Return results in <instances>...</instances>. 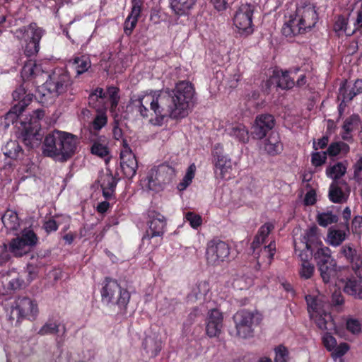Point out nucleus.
Wrapping results in <instances>:
<instances>
[{"mask_svg": "<svg viewBox=\"0 0 362 362\" xmlns=\"http://www.w3.org/2000/svg\"><path fill=\"white\" fill-rule=\"evenodd\" d=\"M148 228L143 235L142 241L150 242L151 239L156 237L163 238L166 230L167 219L164 215L156 210L148 211Z\"/></svg>", "mask_w": 362, "mask_h": 362, "instance_id": "nucleus-13", "label": "nucleus"}, {"mask_svg": "<svg viewBox=\"0 0 362 362\" xmlns=\"http://www.w3.org/2000/svg\"><path fill=\"white\" fill-rule=\"evenodd\" d=\"M149 172L156 177L157 183H160L163 188L164 185L168 182L166 168L164 166H159L151 168Z\"/></svg>", "mask_w": 362, "mask_h": 362, "instance_id": "nucleus-49", "label": "nucleus"}, {"mask_svg": "<svg viewBox=\"0 0 362 362\" xmlns=\"http://www.w3.org/2000/svg\"><path fill=\"white\" fill-rule=\"evenodd\" d=\"M295 13L298 21L304 25L305 28L310 30L317 22L318 16L315 6L310 3H302L298 5Z\"/></svg>", "mask_w": 362, "mask_h": 362, "instance_id": "nucleus-20", "label": "nucleus"}, {"mask_svg": "<svg viewBox=\"0 0 362 362\" xmlns=\"http://www.w3.org/2000/svg\"><path fill=\"white\" fill-rule=\"evenodd\" d=\"M298 19L296 13L291 14L288 21H286L282 27V35L286 37L291 38L307 31L304 25Z\"/></svg>", "mask_w": 362, "mask_h": 362, "instance_id": "nucleus-25", "label": "nucleus"}, {"mask_svg": "<svg viewBox=\"0 0 362 362\" xmlns=\"http://www.w3.org/2000/svg\"><path fill=\"white\" fill-rule=\"evenodd\" d=\"M315 267L310 262H302L301 267L299 270L300 278L304 279H310L314 273Z\"/></svg>", "mask_w": 362, "mask_h": 362, "instance_id": "nucleus-52", "label": "nucleus"}, {"mask_svg": "<svg viewBox=\"0 0 362 362\" xmlns=\"http://www.w3.org/2000/svg\"><path fill=\"white\" fill-rule=\"evenodd\" d=\"M210 290L209 284L206 281L198 282L193 288L191 295L196 299L204 298Z\"/></svg>", "mask_w": 362, "mask_h": 362, "instance_id": "nucleus-41", "label": "nucleus"}, {"mask_svg": "<svg viewBox=\"0 0 362 362\" xmlns=\"http://www.w3.org/2000/svg\"><path fill=\"white\" fill-rule=\"evenodd\" d=\"M78 143L77 136L55 129L45 136L42 153L55 160L66 162L76 153Z\"/></svg>", "mask_w": 362, "mask_h": 362, "instance_id": "nucleus-2", "label": "nucleus"}, {"mask_svg": "<svg viewBox=\"0 0 362 362\" xmlns=\"http://www.w3.org/2000/svg\"><path fill=\"white\" fill-rule=\"evenodd\" d=\"M226 132L240 143L247 144L249 141V131L243 124H232L226 129Z\"/></svg>", "mask_w": 362, "mask_h": 362, "instance_id": "nucleus-29", "label": "nucleus"}, {"mask_svg": "<svg viewBox=\"0 0 362 362\" xmlns=\"http://www.w3.org/2000/svg\"><path fill=\"white\" fill-rule=\"evenodd\" d=\"M174 13L179 16H187L194 8L197 0H168Z\"/></svg>", "mask_w": 362, "mask_h": 362, "instance_id": "nucleus-31", "label": "nucleus"}, {"mask_svg": "<svg viewBox=\"0 0 362 362\" xmlns=\"http://www.w3.org/2000/svg\"><path fill=\"white\" fill-rule=\"evenodd\" d=\"M185 218L194 229H197L202 224V217L192 211L187 212Z\"/></svg>", "mask_w": 362, "mask_h": 362, "instance_id": "nucleus-51", "label": "nucleus"}, {"mask_svg": "<svg viewBox=\"0 0 362 362\" xmlns=\"http://www.w3.org/2000/svg\"><path fill=\"white\" fill-rule=\"evenodd\" d=\"M42 74L43 71L41 66L37 64L35 61L28 60L25 63L21 72L23 83L12 93L13 100L17 103L6 114V119H11L12 122L16 120L18 117L33 100V96L43 106L51 105L54 102L56 98L59 95L47 86L46 83L37 88L35 95L30 90V86L32 88L37 86L38 83L37 78Z\"/></svg>", "mask_w": 362, "mask_h": 362, "instance_id": "nucleus-1", "label": "nucleus"}, {"mask_svg": "<svg viewBox=\"0 0 362 362\" xmlns=\"http://www.w3.org/2000/svg\"><path fill=\"white\" fill-rule=\"evenodd\" d=\"M264 149L271 156H275L282 153L284 144L278 132H272L270 133L264 141Z\"/></svg>", "mask_w": 362, "mask_h": 362, "instance_id": "nucleus-27", "label": "nucleus"}, {"mask_svg": "<svg viewBox=\"0 0 362 362\" xmlns=\"http://www.w3.org/2000/svg\"><path fill=\"white\" fill-rule=\"evenodd\" d=\"M4 153L6 157L16 160L23 154V149L17 141L11 140L6 143Z\"/></svg>", "mask_w": 362, "mask_h": 362, "instance_id": "nucleus-37", "label": "nucleus"}, {"mask_svg": "<svg viewBox=\"0 0 362 362\" xmlns=\"http://www.w3.org/2000/svg\"><path fill=\"white\" fill-rule=\"evenodd\" d=\"M317 221L320 226L326 227L329 224L337 223L338 216L333 214L332 211H327L319 214L317 216Z\"/></svg>", "mask_w": 362, "mask_h": 362, "instance_id": "nucleus-45", "label": "nucleus"}, {"mask_svg": "<svg viewBox=\"0 0 362 362\" xmlns=\"http://www.w3.org/2000/svg\"><path fill=\"white\" fill-rule=\"evenodd\" d=\"M144 349L152 357L156 356L161 350L160 344L154 339H145L143 343Z\"/></svg>", "mask_w": 362, "mask_h": 362, "instance_id": "nucleus-48", "label": "nucleus"}, {"mask_svg": "<svg viewBox=\"0 0 362 362\" xmlns=\"http://www.w3.org/2000/svg\"><path fill=\"white\" fill-rule=\"evenodd\" d=\"M19 238L27 245L29 247H35L39 240L38 236L36 233L30 228H25L22 230Z\"/></svg>", "mask_w": 362, "mask_h": 362, "instance_id": "nucleus-38", "label": "nucleus"}, {"mask_svg": "<svg viewBox=\"0 0 362 362\" xmlns=\"http://www.w3.org/2000/svg\"><path fill=\"white\" fill-rule=\"evenodd\" d=\"M332 245H339L346 238V232L339 229H329L327 235Z\"/></svg>", "mask_w": 362, "mask_h": 362, "instance_id": "nucleus-44", "label": "nucleus"}, {"mask_svg": "<svg viewBox=\"0 0 362 362\" xmlns=\"http://www.w3.org/2000/svg\"><path fill=\"white\" fill-rule=\"evenodd\" d=\"M120 167L124 175L129 180L135 176L138 168L136 158L126 140H123V148L120 153Z\"/></svg>", "mask_w": 362, "mask_h": 362, "instance_id": "nucleus-16", "label": "nucleus"}, {"mask_svg": "<svg viewBox=\"0 0 362 362\" xmlns=\"http://www.w3.org/2000/svg\"><path fill=\"white\" fill-rule=\"evenodd\" d=\"M276 252V242L272 240L268 245H262L256 250L254 254L259 264L266 263L270 264L274 259Z\"/></svg>", "mask_w": 362, "mask_h": 362, "instance_id": "nucleus-28", "label": "nucleus"}, {"mask_svg": "<svg viewBox=\"0 0 362 362\" xmlns=\"http://www.w3.org/2000/svg\"><path fill=\"white\" fill-rule=\"evenodd\" d=\"M346 173V166L341 162L329 165L326 169V175L328 177L332 178L333 182H339L340 179Z\"/></svg>", "mask_w": 362, "mask_h": 362, "instance_id": "nucleus-36", "label": "nucleus"}, {"mask_svg": "<svg viewBox=\"0 0 362 362\" xmlns=\"http://www.w3.org/2000/svg\"><path fill=\"white\" fill-rule=\"evenodd\" d=\"M255 6L250 4H242L235 13L233 23L240 33L251 34L252 29V16Z\"/></svg>", "mask_w": 362, "mask_h": 362, "instance_id": "nucleus-14", "label": "nucleus"}, {"mask_svg": "<svg viewBox=\"0 0 362 362\" xmlns=\"http://www.w3.org/2000/svg\"><path fill=\"white\" fill-rule=\"evenodd\" d=\"M23 54L27 57H35L40 49V44L30 42H21Z\"/></svg>", "mask_w": 362, "mask_h": 362, "instance_id": "nucleus-46", "label": "nucleus"}, {"mask_svg": "<svg viewBox=\"0 0 362 362\" xmlns=\"http://www.w3.org/2000/svg\"><path fill=\"white\" fill-rule=\"evenodd\" d=\"M138 21L133 19L131 16H127L124 23V33L129 36L132 35L134 29L136 26Z\"/></svg>", "mask_w": 362, "mask_h": 362, "instance_id": "nucleus-60", "label": "nucleus"}, {"mask_svg": "<svg viewBox=\"0 0 362 362\" xmlns=\"http://www.w3.org/2000/svg\"><path fill=\"white\" fill-rule=\"evenodd\" d=\"M322 343L329 351H332L337 346L336 339L328 332L323 336Z\"/></svg>", "mask_w": 362, "mask_h": 362, "instance_id": "nucleus-59", "label": "nucleus"}, {"mask_svg": "<svg viewBox=\"0 0 362 362\" xmlns=\"http://www.w3.org/2000/svg\"><path fill=\"white\" fill-rule=\"evenodd\" d=\"M289 70H274L273 74L267 81L266 86L270 88L272 85L282 90L291 89L295 86L294 78L291 76Z\"/></svg>", "mask_w": 362, "mask_h": 362, "instance_id": "nucleus-22", "label": "nucleus"}, {"mask_svg": "<svg viewBox=\"0 0 362 362\" xmlns=\"http://www.w3.org/2000/svg\"><path fill=\"white\" fill-rule=\"evenodd\" d=\"M230 245L221 240L214 238L206 244L205 258L208 265L218 266L228 258Z\"/></svg>", "mask_w": 362, "mask_h": 362, "instance_id": "nucleus-11", "label": "nucleus"}, {"mask_svg": "<svg viewBox=\"0 0 362 362\" xmlns=\"http://www.w3.org/2000/svg\"><path fill=\"white\" fill-rule=\"evenodd\" d=\"M38 314L37 304L28 297H19L15 301L12 308L10 319L16 318V323H20L23 319L33 321Z\"/></svg>", "mask_w": 362, "mask_h": 362, "instance_id": "nucleus-12", "label": "nucleus"}, {"mask_svg": "<svg viewBox=\"0 0 362 362\" xmlns=\"http://www.w3.org/2000/svg\"><path fill=\"white\" fill-rule=\"evenodd\" d=\"M151 101L152 94L150 90L133 95L130 98V105L142 117L146 118L149 113L146 106L149 104L151 108Z\"/></svg>", "mask_w": 362, "mask_h": 362, "instance_id": "nucleus-23", "label": "nucleus"}, {"mask_svg": "<svg viewBox=\"0 0 362 362\" xmlns=\"http://www.w3.org/2000/svg\"><path fill=\"white\" fill-rule=\"evenodd\" d=\"M119 93V88L114 86H108L106 92L103 88L98 87L88 96V106L95 111L107 110L108 101L110 112H113L116 110L120 100Z\"/></svg>", "mask_w": 362, "mask_h": 362, "instance_id": "nucleus-7", "label": "nucleus"}, {"mask_svg": "<svg viewBox=\"0 0 362 362\" xmlns=\"http://www.w3.org/2000/svg\"><path fill=\"white\" fill-rule=\"evenodd\" d=\"M59 226V223L53 218H50L43 222L42 229L49 235L51 233L56 232Z\"/></svg>", "mask_w": 362, "mask_h": 362, "instance_id": "nucleus-57", "label": "nucleus"}, {"mask_svg": "<svg viewBox=\"0 0 362 362\" xmlns=\"http://www.w3.org/2000/svg\"><path fill=\"white\" fill-rule=\"evenodd\" d=\"M314 259L325 283L330 282L337 275V263L331 256L330 249L320 247L314 255Z\"/></svg>", "mask_w": 362, "mask_h": 362, "instance_id": "nucleus-10", "label": "nucleus"}, {"mask_svg": "<svg viewBox=\"0 0 362 362\" xmlns=\"http://www.w3.org/2000/svg\"><path fill=\"white\" fill-rule=\"evenodd\" d=\"M298 243L303 247H312L317 250L318 245H322L317 233V228L313 226L306 230L303 235V239Z\"/></svg>", "mask_w": 362, "mask_h": 362, "instance_id": "nucleus-32", "label": "nucleus"}, {"mask_svg": "<svg viewBox=\"0 0 362 362\" xmlns=\"http://www.w3.org/2000/svg\"><path fill=\"white\" fill-rule=\"evenodd\" d=\"M360 117L357 114H353L348 117L344 122L342 129L345 131L354 132L358 129L360 126Z\"/></svg>", "mask_w": 362, "mask_h": 362, "instance_id": "nucleus-47", "label": "nucleus"}, {"mask_svg": "<svg viewBox=\"0 0 362 362\" xmlns=\"http://www.w3.org/2000/svg\"><path fill=\"white\" fill-rule=\"evenodd\" d=\"M340 253L350 263L354 272V274L346 277L344 280V291L356 298L362 299L361 252L357 250L353 244L348 243L341 247Z\"/></svg>", "mask_w": 362, "mask_h": 362, "instance_id": "nucleus-3", "label": "nucleus"}, {"mask_svg": "<svg viewBox=\"0 0 362 362\" xmlns=\"http://www.w3.org/2000/svg\"><path fill=\"white\" fill-rule=\"evenodd\" d=\"M314 249L312 247H303L299 243L294 241V250L295 252L297 254L298 252L299 253L298 255L300 258L302 262H309L310 259L314 257L315 252Z\"/></svg>", "mask_w": 362, "mask_h": 362, "instance_id": "nucleus-39", "label": "nucleus"}, {"mask_svg": "<svg viewBox=\"0 0 362 362\" xmlns=\"http://www.w3.org/2000/svg\"><path fill=\"white\" fill-rule=\"evenodd\" d=\"M233 319L237 334L243 339L252 337L255 328L262 320V315L258 312H252L246 309L238 310L233 315Z\"/></svg>", "mask_w": 362, "mask_h": 362, "instance_id": "nucleus-8", "label": "nucleus"}, {"mask_svg": "<svg viewBox=\"0 0 362 362\" xmlns=\"http://www.w3.org/2000/svg\"><path fill=\"white\" fill-rule=\"evenodd\" d=\"M45 112L42 109H37L33 112L28 121L22 122L23 129L20 138L23 143L30 148L38 146L42 138L40 121L44 118Z\"/></svg>", "mask_w": 362, "mask_h": 362, "instance_id": "nucleus-6", "label": "nucleus"}, {"mask_svg": "<svg viewBox=\"0 0 362 362\" xmlns=\"http://www.w3.org/2000/svg\"><path fill=\"white\" fill-rule=\"evenodd\" d=\"M306 301L308 304V311L313 313H319L320 312V308H319V303L317 302V300L315 298H313L311 296H307L306 297Z\"/></svg>", "mask_w": 362, "mask_h": 362, "instance_id": "nucleus-61", "label": "nucleus"}, {"mask_svg": "<svg viewBox=\"0 0 362 362\" xmlns=\"http://www.w3.org/2000/svg\"><path fill=\"white\" fill-rule=\"evenodd\" d=\"M91 153L100 158H104L109 155V149L105 144H103L99 141H94L91 148Z\"/></svg>", "mask_w": 362, "mask_h": 362, "instance_id": "nucleus-50", "label": "nucleus"}, {"mask_svg": "<svg viewBox=\"0 0 362 362\" xmlns=\"http://www.w3.org/2000/svg\"><path fill=\"white\" fill-rule=\"evenodd\" d=\"M351 230L354 234H361L362 233V216H356L351 222Z\"/></svg>", "mask_w": 362, "mask_h": 362, "instance_id": "nucleus-63", "label": "nucleus"}, {"mask_svg": "<svg viewBox=\"0 0 362 362\" xmlns=\"http://www.w3.org/2000/svg\"><path fill=\"white\" fill-rule=\"evenodd\" d=\"M96 115L91 122V127L95 131H100L107 124V110L95 111Z\"/></svg>", "mask_w": 362, "mask_h": 362, "instance_id": "nucleus-42", "label": "nucleus"}, {"mask_svg": "<svg viewBox=\"0 0 362 362\" xmlns=\"http://www.w3.org/2000/svg\"><path fill=\"white\" fill-rule=\"evenodd\" d=\"M275 125V119L272 115L262 114L258 115L252 126V135L255 139H262Z\"/></svg>", "mask_w": 362, "mask_h": 362, "instance_id": "nucleus-19", "label": "nucleus"}, {"mask_svg": "<svg viewBox=\"0 0 362 362\" xmlns=\"http://www.w3.org/2000/svg\"><path fill=\"white\" fill-rule=\"evenodd\" d=\"M69 63L71 67L75 70L76 76L84 74L91 66L90 59L89 57L86 55L75 57Z\"/></svg>", "mask_w": 362, "mask_h": 362, "instance_id": "nucleus-34", "label": "nucleus"}, {"mask_svg": "<svg viewBox=\"0 0 362 362\" xmlns=\"http://www.w3.org/2000/svg\"><path fill=\"white\" fill-rule=\"evenodd\" d=\"M339 95L347 102L351 101L356 95L362 93V78L356 79L351 86L347 80L341 82L339 88Z\"/></svg>", "mask_w": 362, "mask_h": 362, "instance_id": "nucleus-26", "label": "nucleus"}, {"mask_svg": "<svg viewBox=\"0 0 362 362\" xmlns=\"http://www.w3.org/2000/svg\"><path fill=\"white\" fill-rule=\"evenodd\" d=\"M151 110L156 115L155 124L161 125L165 117L180 118L175 103L170 94V89L152 90Z\"/></svg>", "mask_w": 362, "mask_h": 362, "instance_id": "nucleus-5", "label": "nucleus"}, {"mask_svg": "<svg viewBox=\"0 0 362 362\" xmlns=\"http://www.w3.org/2000/svg\"><path fill=\"white\" fill-rule=\"evenodd\" d=\"M119 178L113 175L110 169H106L105 173L102 174L98 182L103 192V196L106 200L115 199V189Z\"/></svg>", "mask_w": 362, "mask_h": 362, "instance_id": "nucleus-21", "label": "nucleus"}, {"mask_svg": "<svg viewBox=\"0 0 362 362\" xmlns=\"http://www.w3.org/2000/svg\"><path fill=\"white\" fill-rule=\"evenodd\" d=\"M317 315H316V318H315V322L317 324V326L320 329H327V317H330V316L329 315H327L326 313H324L323 315L322 314H320V311L319 312V313H316Z\"/></svg>", "mask_w": 362, "mask_h": 362, "instance_id": "nucleus-62", "label": "nucleus"}, {"mask_svg": "<svg viewBox=\"0 0 362 362\" xmlns=\"http://www.w3.org/2000/svg\"><path fill=\"white\" fill-rule=\"evenodd\" d=\"M275 351V362H288V350L284 345H279L274 349Z\"/></svg>", "mask_w": 362, "mask_h": 362, "instance_id": "nucleus-53", "label": "nucleus"}, {"mask_svg": "<svg viewBox=\"0 0 362 362\" xmlns=\"http://www.w3.org/2000/svg\"><path fill=\"white\" fill-rule=\"evenodd\" d=\"M327 154L326 151L314 152L311 154V163L315 167L322 166L326 163Z\"/></svg>", "mask_w": 362, "mask_h": 362, "instance_id": "nucleus-54", "label": "nucleus"}, {"mask_svg": "<svg viewBox=\"0 0 362 362\" xmlns=\"http://www.w3.org/2000/svg\"><path fill=\"white\" fill-rule=\"evenodd\" d=\"M193 85L187 81H181L175 84L173 89L170 90L175 107L180 118H184L188 115L189 103L194 95Z\"/></svg>", "mask_w": 362, "mask_h": 362, "instance_id": "nucleus-9", "label": "nucleus"}, {"mask_svg": "<svg viewBox=\"0 0 362 362\" xmlns=\"http://www.w3.org/2000/svg\"><path fill=\"white\" fill-rule=\"evenodd\" d=\"M143 1L141 0H132L131 12L128 16H131L133 19L139 20L142 11Z\"/></svg>", "mask_w": 362, "mask_h": 362, "instance_id": "nucleus-55", "label": "nucleus"}, {"mask_svg": "<svg viewBox=\"0 0 362 362\" xmlns=\"http://www.w3.org/2000/svg\"><path fill=\"white\" fill-rule=\"evenodd\" d=\"M146 180V186L150 190L159 192L160 190L163 189L160 184L157 183L158 181L156 177L151 175L150 172L148 173Z\"/></svg>", "mask_w": 362, "mask_h": 362, "instance_id": "nucleus-58", "label": "nucleus"}, {"mask_svg": "<svg viewBox=\"0 0 362 362\" xmlns=\"http://www.w3.org/2000/svg\"><path fill=\"white\" fill-rule=\"evenodd\" d=\"M214 171L215 177L221 180H229L232 175L233 163L231 158L221 151L214 154Z\"/></svg>", "mask_w": 362, "mask_h": 362, "instance_id": "nucleus-17", "label": "nucleus"}, {"mask_svg": "<svg viewBox=\"0 0 362 362\" xmlns=\"http://www.w3.org/2000/svg\"><path fill=\"white\" fill-rule=\"evenodd\" d=\"M101 286V302L110 308L117 306V315H126L131 299L130 292L122 288L116 279L109 276L103 279Z\"/></svg>", "mask_w": 362, "mask_h": 362, "instance_id": "nucleus-4", "label": "nucleus"}, {"mask_svg": "<svg viewBox=\"0 0 362 362\" xmlns=\"http://www.w3.org/2000/svg\"><path fill=\"white\" fill-rule=\"evenodd\" d=\"M348 22L349 19L344 16L343 15L338 16L333 25L334 31L335 33H337L338 35H340V32L344 33L348 36L352 35L354 33L355 30H352L350 32L347 30Z\"/></svg>", "mask_w": 362, "mask_h": 362, "instance_id": "nucleus-40", "label": "nucleus"}, {"mask_svg": "<svg viewBox=\"0 0 362 362\" xmlns=\"http://www.w3.org/2000/svg\"><path fill=\"white\" fill-rule=\"evenodd\" d=\"M349 345L346 342L339 344L332 351V357L336 359L343 356L349 350Z\"/></svg>", "mask_w": 362, "mask_h": 362, "instance_id": "nucleus-56", "label": "nucleus"}, {"mask_svg": "<svg viewBox=\"0 0 362 362\" xmlns=\"http://www.w3.org/2000/svg\"><path fill=\"white\" fill-rule=\"evenodd\" d=\"M223 317L217 309H212L209 312L206 332L209 337H217L220 334L223 327Z\"/></svg>", "mask_w": 362, "mask_h": 362, "instance_id": "nucleus-24", "label": "nucleus"}, {"mask_svg": "<svg viewBox=\"0 0 362 362\" xmlns=\"http://www.w3.org/2000/svg\"><path fill=\"white\" fill-rule=\"evenodd\" d=\"M27 247V245L18 236L9 242L8 250L14 257H21L28 252Z\"/></svg>", "mask_w": 362, "mask_h": 362, "instance_id": "nucleus-35", "label": "nucleus"}, {"mask_svg": "<svg viewBox=\"0 0 362 362\" xmlns=\"http://www.w3.org/2000/svg\"><path fill=\"white\" fill-rule=\"evenodd\" d=\"M45 33V30L38 26L37 23L35 22L18 28L16 32V37L20 42H30L39 44H40V40Z\"/></svg>", "mask_w": 362, "mask_h": 362, "instance_id": "nucleus-18", "label": "nucleus"}, {"mask_svg": "<svg viewBox=\"0 0 362 362\" xmlns=\"http://www.w3.org/2000/svg\"><path fill=\"white\" fill-rule=\"evenodd\" d=\"M346 329L353 334L358 333L361 331V324L357 320L349 319L346 322Z\"/></svg>", "mask_w": 362, "mask_h": 362, "instance_id": "nucleus-64", "label": "nucleus"}, {"mask_svg": "<svg viewBox=\"0 0 362 362\" xmlns=\"http://www.w3.org/2000/svg\"><path fill=\"white\" fill-rule=\"evenodd\" d=\"M60 322L58 321L48 320L38 331L41 336L57 334L59 332Z\"/></svg>", "mask_w": 362, "mask_h": 362, "instance_id": "nucleus-43", "label": "nucleus"}, {"mask_svg": "<svg viewBox=\"0 0 362 362\" xmlns=\"http://www.w3.org/2000/svg\"><path fill=\"white\" fill-rule=\"evenodd\" d=\"M339 184L340 182H333L329 187V198L334 203L345 202L349 197V191L345 192Z\"/></svg>", "mask_w": 362, "mask_h": 362, "instance_id": "nucleus-33", "label": "nucleus"}, {"mask_svg": "<svg viewBox=\"0 0 362 362\" xmlns=\"http://www.w3.org/2000/svg\"><path fill=\"white\" fill-rule=\"evenodd\" d=\"M274 228V223L270 221L266 222L259 227L252 243V248L255 254H256V250L266 243L267 238Z\"/></svg>", "mask_w": 362, "mask_h": 362, "instance_id": "nucleus-30", "label": "nucleus"}, {"mask_svg": "<svg viewBox=\"0 0 362 362\" xmlns=\"http://www.w3.org/2000/svg\"><path fill=\"white\" fill-rule=\"evenodd\" d=\"M45 83L47 86L59 95L67 90L71 85V78L65 69L57 67L52 70Z\"/></svg>", "mask_w": 362, "mask_h": 362, "instance_id": "nucleus-15", "label": "nucleus"}]
</instances>
